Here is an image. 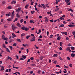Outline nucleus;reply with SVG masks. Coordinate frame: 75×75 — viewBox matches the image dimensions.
<instances>
[{
    "label": "nucleus",
    "mask_w": 75,
    "mask_h": 75,
    "mask_svg": "<svg viewBox=\"0 0 75 75\" xmlns=\"http://www.w3.org/2000/svg\"><path fill=\"white\" fill-rule=\"evenodd\" d=\"M16 58H17V59H18V55H16Z\"/></svg>",
    "instance_id": "nucleus-64"
},
{
    "label": "nucleus",
    "mask_w": 75,
    "mask_h": 75,
    "mask_svg": "<svg viewBox=\"0 0 75 75\" xmlns=\"http://www.w3.org/2000/svg\"><path fill=\"white\" fill-rule=\"evenodd\" d=\"M69 1H70V0H67L66 1L67 4H68V3Z\"/></svg>",
    "instance_id": "nucleus-33"
},
{
    "label": "nucleus",
    "mask_w": 75,
    "mask_h": 75,
    "mask_svg": "<svg viewBox=\"0 0 75 75\" xmlns=\"http://www.w3.org/2000/svg\"><path fill=\"white\" fill-rule=\"evenodd\" d=\"M6 51H7L8 52H10V51L9 50V49H8V48H6Z\"/></svg>",
    "instance_id": "nucleus-8"
},
{
    "label": "nucleus",
    "mask_w": 75,
    "mask_h": 75,
    "mask_svg": "<svg viewBox=\"0 0 75 75\" xmlns=\"http://www.w3.org/2000/svg\"><path fill=\"white\" fill-rule=\"evenodd\" d=\"M28 6H29V5H26L25 6V8L27 9V8H28Z\"/></svg>",
    "instance_id": "nucleus-28"
},
{
    "label": "nucleus",
    "mask_w": 75,
    "mask_h": 75,
    "mask_svg": "<svg viewBox=\"0 0 75 75\" xmlns=\"http://www.w3.org/2000/svg\"><path fill=\"white\" fill-rule=\"evenodd\" d=\"M12 35L13 37H16V35H15V34H14V33H12Z\"/></svg>",
    "instance_id": "nucleus-27"
},
{
    "label": "nucleus",
    "mask_w": 75,
    "mask_h": 75,
    "mask_svg": "<svg viewBox=\"0 0 75 75\" xmlns=\"http://www.w3.org/2000/svg\"><path fill=\"white\" fill-rule=\"evenodd\" d=\"M49 4H46L45 5V6L49 8V7H50V6L48 5H49Z\"/></svg>",
    "instance_id": "nucleus-13"
},
{
    "label": "nucleus",
    "mask_w": 75,
    "mask_h": 75,
    "mask_svg": "<svg viewBox=\"0 0 75 75\" xmlns=\"http://www.w3.org/2000/svg\"><path fill=\"white\" fill-rule=\"evenodd\" d=\"M57 61L55 60V61H54V62H53V63L54 64H57Z\"/></svg>",
    "instance_id": "nucleus-52"
},
{
    "label": "nucleus",
    "mask_w": 75,
    "mask_h": 75,
    "mask_svg": "<svg viewBox=\"0 0 75 75\" xmlns=\"http://www.w3.org/2000/svg\"><path fill=\"white\" fill-rule=\"evenodd\" d=\"M9 47L10 48L11 50H12V49H13V47L11 46H9Z\"/></svg>",
    "instance_id": "nucleus-44"
},
{
    "label": "nucleus",
    "mask_w": 75,
    "mask_h": 75,
    "mask_svg": "<svg viewBox=\"0 0 75 75\" xmlns=\"http://www.w3.org/2000/svg\"><path fill=\"white\" fill-rule=\"evenodd\" d=\"M63 43L62 42H60V45L61 47H62V45L63 44Z\"/></svg>",
    "instance_id": "nucleus-23"
},
{
    "label": "nucleus",
    "mask_w": 75,
    "mask_h": 75,
    "mask_svg": "<svg viewBox=\"0 0 75 75\" xmlns=\"http://www.w3.org/2000/svg\"><path fill=\"white\" fill-rule=\"evenodd\" d=\"M12 20H13V18H8L7 19V21H12Z\"/></svg>",
    "instance_id": "nucleus-9"
},
{
    "label": "nucleus",
    "mask_w": 75,
    "mask_h": 75,
    "mask_svg": "<svg viewBox=\"0 0 75 75\" xmlns=\"http://www.w3.org/2000/svg\"><path fill=\"white\" fill-rule=\"evenodd\" d=\"M45 21L46 23H47L48 22V19H45Z\"/></svg>",
    "instance_id": "nucleus-53"
},
{
    "label": "nucleus",
    "mask_w": 75,
    "mask_h": 75,
    "mask_svg": "<svg viewBox=\"0 0 75 75\" xmlns=\"http://www.w3.org/2000/svg\"><path fill=\"white\" fill-rule=\"evenodd\" d=\"M56 67H57L58 68H61V66H60L59 65H56Z\"/></svg>",
    "instance_id": "nucleus-42"
},
{
    "label": "nucleus",
    "mask_w": 75,
    "mask_h": 75,
    "mask_svg": "<svg viewBox=\"0 0 75 75\" xmlns=\"http://www.w3.org/2000/svg\"><path fill=\"white\" fill-rule=\"evenodd\" d=\"M14 11H13L12 13V14L11 15V18H13V16H14Z\"/></svg>",
    "instance_id": "nucleus-5"
},
{
    "label": "nucleus",
    "mask_w": 75,
    "mask_h": 75,
    "mask_svg": "<svg viewBox=\"0 0 75 75\" xmlns=\"http://www.w3.org/2000/svg\"><path fill=\"white\" fill-rule=\"evenodd\" d=\"M33 21L32 20H30V23H33Z\"/></svg>",
    "instance_id": "nucleus-58"
},
{
    "label": "nucleus",
    "mask_w": 75,
    "mask_h": 75,
    "mask_svg": "<svg viewBox=\"0 0 75 75\" xmlns=\"http://www.w3.org/2000/svg\"><path fill=\"white\" fill-rule=\"evenodd\" d=\"M58 56V54H54L53 55V57H57Z\"/></svg>",
    "instance_id": "nucleus-34"
},
{
    "label": "nucleus",
    "mask_w": 75,
    "mask_h": 75,
    "mask_svg": "<svg viewBox=\"0 0 75 75\" xmlns=\"http://www.w3.org/2000/svg\"><path fill=\"white\" fill-rule=\"evenodd\" d=\"M60 38H61V37H60V36H59L57 39V40H60Z\"/></svg>",
    "instance_id": "nucleus-15"
},
{
    "label": "nucleus",
    "mask_w": 75,
    "mask_h": 75,
    "mask_svg": "<svg viewBox=\"0 0 75 75\" xmlns=\"http://www.w3.org/2000/svg\"><path fill=\"white\" fill-rule=\"evenodd\" d=\"M68 27H72V25H68Z\"/></svg>",
    "instance_id": "nucleus-61"
},
{
    "label": "nucleus",
    "mask_w": 75,
    "mask_h": 75,
    "mask_svg": "<svg viewBox=\"0 0 75 75\" xmlns=\"http://www.w3.org/2000/svg\"><path fill=\"white\" fill-rule=\"evenodd\" d=\"M47 35H48V34H49V32H48V31H47Z\"/></svg>",
    "instance_id": "nucleus-62"
},
{
    "label": "nucleus",
    "mask_w": 75,
    "mask_h": 75,
    "mask_svg": "<svg viewBox=\"0 0 75 75\" xmlns=\"http://www.w3.org/2000/svg\"><path fill=\"white\" fill-rule=\"evenodd\" d=\"M2 38L4 40H7L8 39L7 38H5V36L4 35H2Z\"/></svg>",
    "instance_id": "nucleus-1"
},
{
    "label": "nucleus",
    "mask_w": 75,
    "mask_h": 75,
    "mask_svg": "<svg viewBox=\"0 0 75 75\" xmlns=\"http://www.w3.org/2000/svg\"><path fill=\"white\" fill-rule=\"evenodd\" d=\"M16 17H17L18 18H19L20 16L19 14H18V13H17L16 14Z\"/></svg>",
    "instance_id": "nucleus-11"
},
{
    "label": "nucleus",
    "mask_w": 75,
    "mask_h": 75,
    "mask_svg": "<svg viewBox=\"0 0 75 75\" xmlns=\"http://www.w3.org/2000/svg\"><path fill=\"white\" fill-rule=\"evenodd\" d=\"M30 59H28L27 61V63H28V62H30Z\"/></svg>",
    "instance_id": "nucleus-54"
},
{
    "label": "nucleus",
    "mask_w": 75,
    "mask_h": 75,
    "mask_svg": "<svg viewBox=\"0 0 75 75\" xmlns=\"http://www.w3.org/2000/svg\"><path fill=\"white\" fill-rule=\"evenodd\" d=\"M8 71L9 72H11V69H8Z\"/></svg>",
    "instance_id": "nucleus-59"
},
{
    "label": "nucleus",
    "mask_w": 75,
    "mask_h": 75,
    "mask_svg": "<svg viewBox=\"0 0 75 75\" xmlns=\"http://www.w3.org/2000/svg\"><path fill=\"white\" fill-rule=\"evenodd\" d=\"M41 72V70H38V74H40Z\"/></svg>",
    "instance_id": "nucleus-46"
},
{
    "label": "nucleus",
    "mask_w": 75,
    "mask_h": 75,
    "mask_svg": "<svg viewBox=\"0 0 75 75\" xmlns=\"http://www.w3.org/2000/svg\"><path fill=\"white\" fill-rule=\"evenodd\" d=\"M72 33L74 36V38H75V31H74V32H73Z\"/></svg>",
    "instance_id": "nucleus-18"
},
{
    "label": "nucleus",
    "mask_w": 75,
    "mask_h": 75,
    "mask_svg": "<svg viewBox=\"0 0 75 75\" xmlns=\"http://www.w3.org/2000/svg\"><path fill=\"white\" fill-rule=\"evenodd\" d=\"M23 21H24V20H23V19H22L20 21V22L21 23H23Z\"/></svg>",
    "instance_id": "nucleus-29"
},
{
    "label": "nucleus",
    "mask_w": 75,
    "mask_h": 75,
    "mask_svg": "<svg viewBox=\"0 0 75 75\" xmlns=\"http://www.w3.org/2000/svg\"><path fill=\"white\" fill-rule=\"evenodd\" d=\"M22 57L23 58H24V59H25V58H26V56L24 55H22Z\"/></svg>",
    "instance_id": "nucleus-16"
},
{
    "label": "nucleus",
    "mask_w": 75,
    "mask_h": 75,
    "mask_svg": "<svg viewBox=\"0 0 75 75\" xmlns=\"http://www.w3.org/2000/svg\"><path fill=\"white\" fill-rule=\"evenodd\" d=\"M2 47H4V48H7L6 47V45H5L4 44H3Z\"/></svg>",
    "instance_id": "nucleus-26"
},
{
    "label": "nucleus",
    "mask_w": 75,
    "mask_h": 75,
    "mask_svg": "<svg viewBox=\"0 0 75 75\" xmlns=\"http://www.w3.org/2000/svg\"><path fill=\"white\" fill-rule=\"evenodd\" d=\"M17 20H18V18H15V20H14L13 21V22H15V21H17Z\"/></svg>",
    "instance_id": "nucleus-35"
},
{
    "label": "nucleus",
    "mask_w": 75,
    "mask_h": 75,
    "mask_svg": "<svg viewBox=\"0 0 75 75\" xmlns=\"http://www.w3.org/2000/svg\"><path fill=\"white\" fill-rule=\"evenodd\" d=\"M31 14H34V13H35V11H31Z\"/></svg>",
    "instance_id": "nucleus-31"
},
{
    "label": "nucleus",
    "mask_w": 75,
    "mask_h": 75,
    "mask_svg": "<svg viewBox=\"0 0 75 75\" xmlns=\"http://www.w3.org/2000/svg\"><path fill=\"white\" fill-rule=\"evenodd\" d=\"M13 46H16V45H17V44H16V43H15L13 45Z\"/></svg>",
    "instance_id": "nucleus-50"
},
{
    "label": "nucleus",
    "mask_w": 75,
    "mask_h": 75,
    "mask_svg": "<svg viewBox=\"0 0 75 75\" xmlns=\"http://www.w3.org/2000/svg\"><path fill=\"white\" fill-rule=\"evenodd\" d=\"M30 35H27L26 37V39H28L29 37H30Z\"/></svg>",
    "instance_id": "nucleus-38"
},
{
    "label": "nucleus",
    "mask_w": 75,
    "mask_h": 75,
    "mask_svg": "<svg viewBox=\"0 0 75 75\" xmlns=\"http://www.w3.org/2000/svg\"><path fill=\"white\" fill-rule=\"evenodd\" d=\"M21 8H18V9H16V12L17 13H20V10H21Z\"/></svg>",
    "instance_id": "nucleus-2"
},
{
    "label": "nucleus",
    "mask_w": 75,
    "mask_h": 75,
    "mask_svg": "<svg viewBox=\"0 0 75 75\" xmlns=\"http://www.w3.org/2000/svg\"><path fill=\"white\" fill-rule=\"evenodd\" d=\"M68 11H71V12H73V10L71 9V8H70L68 10Z\"/></svg>",
    "instance_id": "nucleus-24"
},
{
    "label": "nucleus",
    "mask_w": 75,
    "mask_h": 75,
    "mask_svg": "<svg viewBox=\"0 0 75 75\" xmlns=\"http://www.w3.org/2000/svg\"><path fill=\"white\" fill-rule=\"evenodd\" d=\"M67 59H68V60H70V58H69V57H67Z\"/></svg>",
    "instance_id": "nucleus-57"
},
{
    "label": "nucleus",
    "mask_w": 75,
    "mask_h": 75,
    "mask_svg": "<svg viewBox=\"0 0 75 75\" xmlns=\"http://www.w3.org/2000/svg\"><path fill=\"white\" fill-rule=\"evenodd\" d=\"M25 31H28L29 30V28H25Z\"/></svg>",
    "instance_id": "nucleus-19"
},
{
    "label": "nucleus",
    "mask_w": 75,
    "mask_h": 75,
    "mask_svg": "<svg viewBox=\"0 0 75 75\" xmlns=\"http://www.w3.org/2000/svg\"><path fill=\"white\" fill-rule=\"evenodd\" d=\"M42 41V39H41L39 38L38 39V41Z\"/></svg>",
    "instance_id": "nucleus-56"
},
{
    "label": "nucleus",
    "mask_w": 75,
    "mask_h": 75,
    "mask_svg": "<svg viewBox=\"0 0 75 75\" xmlns=\"http://www.w3.org/2000/svg\"><path fill=\"white\" fill-rule=\"evenodd\" d=\"M15 28H17V27H15L13 25L12 27V29L13 30V31H14Z\"/></svg>",
    "instance_id": "nucleus-3"
},
{
    "label": "nucleus",
    "mask_w": 75,
    "mask_h": 75,
    "mask_svg": "<svg viewBox=\"0 0 75 75\" xmlns=\"http://www.w3.org/2000/svg\"><path fill=\"white\" fill-rule=\"evenodd\" d=\"M63 23H64V24H67V22H65V21H64L63 22Z\"/></svg>",
    "instance_id": "nucleus-60"
},
{
    "label": "nucleus",
    "mask_w": 75,
    "mask_h": 75,
    "mask_svg": "<svg viewBox=\"0 0 75 75\" xmlns=\"http://www.w3.org/2000/svg\"><path fill=\"white\" fill-rule=\"evenodd\" d=\"M25 26H23L22 27L21 29L22 30H25Z\"/></svg>",
    "instance_id": "nucleus-12"
},
{
    "label": "nucleus",
    "mask_w": 75,
    "mask_h": 75,
    "mask_svg": "<svg viewBox=\"0 0 75 75\" xmlns=\"http://www.w3.org/2000/svg\"><path fill=\"white\" fill-rule=\"evenodd\" d=\"M64 18H62V17H61L59 19H60V20H64Z\"/></svg>",
    "instance_id": "nucleus-37"
},
{
    "label": "nucleus",
    "mask_w": 75,
    "mask_h": 75,
    "mask_svg": "<svg viewBox=\"0 0 75 75\" xmlns=\"http://www.w3.org/2000/svg\"><path fill=\"white\" fill-rule=\"evenodd\" d=\"M59 59H60V60H61V61H62V60H63V59L61 58V57H59Z\"/></svg>",
    "instance_id": "nucleus-47"
},
{
    "label": "nucleus",
    "mask_w": 75,
    "mask_h": 75,
    "mask_svg": "<svg viewBox=\"0 0 75 75\" xmlns=\"http://www.w3.org/2000/svg\"><path fill=\"white\" fill-rule=\"evenodd\" d=\"M52 37H53V35H50V38H52Z\"/></svg>",
    "instance_id": "nucleus-41"
},
{
    "label": "nucleus",
    "mask_w": 75,
    "mask_h": 75,
    "mask_svg": "<svg viewBox=\"0 0 75 75\" xmlns=\"http://www.w3.org/2000/svg\"><path fill=\"white\" fill-rule=\"evenodd\" d=\"M8 9H11V7L9 6L8 7Z\"/></svg>",
    "instance_id": "nucleus-39"
},
{
    "label": "nucleus",
    "mask_w": 75,
    "mask_h": 75,
    "mask_svg": "<svg viewBox=\"0 0 75 75\" xmlns=\"http://www.w3.org/2000/svg\"><path fill=\"white\" fill-rule=\"evenodd\" d=\"M33 72H34V71H31L30 72V74H33Z\"/></svg>",
    "instance_id": "nucleus-36"
},
{
    "label": "nucleus",
    "mask_w": 75,
    "mask_h": 75,
    "mask_svg": "<svg viewBox=\"0 0 75 75\" xmlns=\"http://www.w3.org/2000/svg\"><path fill=\"white\" fill-rule=\"evenodd\" d=\"M2 3L3 4H5L6 3V1H2Z\"/></svg>",
    "instance_id": "nucleus-51"
},
{
    "label": "nucleus",
    "mask_w": 75,
    "mask_h": 75,
    "mask_svg": "<svg viewBox=\"0 0 75 75\" xmlns=\"http://www.w3.org/2000/svg\"><path fill=\"white\" fill-rule=\"evenodd\" d=\"M70 48L71 50H75V47H74L71 46V47Z\"/></svg>",
    "instance_id": "nucleus-22"
},
{
    "label": "nucleus",
    "mask_w": 75,
    "mask_h": 75,
    "mask_svg": "<svg viewBox=\"0 0 75 75\" xmlns=\"http://www.w3.org/2000/svg\"><path fill=\"white\" fill-rule=\"evenodd\" d=\"M1 71H4V67L3 66H1Z\"/></svg>",
    "instance_id": "nucleus-6"
},
{
    "label": "nucleus",
    "mask_w": 75,
    "mask_h": 75,
    "mask_svg": "<svg viewBox=\"0 0 75 75\" xmlns=\"http://www.w3.org/2000/svg\"><path fill=\"white\" fill-rule=\"evenodd\" d=\"M20 60H21V61H22L23 60H24V59L23 58L21 57V59H20Z\"/></svg>",
    "instance_id": "nucleus-55"
},
{
    "label": "nucleus",
    "mask_w": 75,
    "mask_h": 75,
    "mask_svg": "<svg viewBox=\"0 0 75 75\" xmlns=\"http://www.w3.org/2000/svg\"><path fill=\"white\" fill-rule=\"evenodd\" d=\"M41 6H42L44 9H45V8H46V7L45 6V5H44V4H41Z\"/></svg>",
    "instance_id": "nucleus-10"
},
{
    "label": "nucleus",
    "mask_w": 75,
    "mask_h": 75,
    "mask_svg": "<svg viewBox=\"0 0 75 75\" xmlns=\"http://www.w3.org/2000/svg\"><path fill=\"white\" fill-rule=\"evenodd\" d=\"M17 41L18 42H21V41L20 40V39H16Z\"/></svg>",
    "instance_id": "nucleus-21"
},
{
    "label": "nucleus",
    "mask_w": 75,
    "mask_h": 75,
    "mask_svg": "<svg viewBox=\"0 0 75 75\" xmlns=\"http://www.w3.org/2000/svg\"><path fill=\"white\" fill-rule=\"evenodd\" d=\"M67 51H69V52H71V50L70 49V47H69L67 49Z\"/></svg>",
    "instance_id": "nucleus-7"
},
{
    "label": "nucleus",
    "mask_w": 75,
    "mask_h": 75,
    "mask_svg": "<svg viewBox=\"0 0 75 75\" xmlns=\"http://www.w3.org/2000/svg\"><path fill=\"white\" fill-rule=\"evenodd\" d=\"M64 27V25L61 24L59 25V27Z\"/></svg>",
    "instance_id": "nucleus-20"
},
{
    "label": "nucleus",
    "mask_w": 75,
    "mask_h": 75,
    "mask_svg": "<svg viewBox=\"0 0 75 75\" xmlns=\"http://www.w3.org/2000/svg\"><path fill=\"white\" fill-rule=\"evenodd\" d=\"M13 68H16V69H18V68H19L18 67H14V66H13Z\"/></svg>",
    "instance_id": "nucleus-32"
},
{
    "label": "nucleus",
    "mask_w": 75,
    "mask_h": 75,
    "mask_svg": "<svg viewBox=\"0 0 75 75\" xmlns=\"http://www.w3.org/2000/svg\"><path fill=\"white\" fill-rule=\"evenodd\" d=\"M8 58V59H10L11 60V59H12V58H11V57H9V56H8L7 57Z\"/></svg>",
    "instance_id": "nucleus-25"
},
{
    "label": "nucleus",
    "mask_w": 75,
    "mask_h": 75,
    "mask_svg": "<svg viewBox=\"0 0 75 75\" xmlns=\"http://www.w3.org/2000/svg\"><path fill=\"white\" fill-rule=\"evenodd\" d=\"M64 68H68V67L67 66H65V65H64Z\"/></svg>",
    "instance_id": "nucleus-43"
},
{
    "label": "nucleus",
    "mask_w": 75,
    "mask_h": 75,
    "mask_svg": "<svg viewBox=\"0 0 75 75\" xmlns=\"http://www.w3.org/2000/svg\"><path fill=\"white\" fill-rule=\"evenodd\" d=\"M69 67H72V64H70Z\"/></svg>",
    "instance_id": "nucleus-49"
},
{
    "label": "nucleus",
    "mask_w": 75,
    "mask_h": 75,
    "mask_svg": "<svg viewBox=\"0 0 75 75\" xmlns=\"http://www.w3.org/2000/svg\"><path fill=\"white\" fill-rule=\"evenodd\" d=\"M6 17H9V16H10L11 15V14H6Z\"/></svg>",
    "instance_id": "nucleus-30"
},
{
    "label": "nucleus",
    "mask_w": 75,
    "mask_h": 75,
    "mask_svg": "<svg viewBox=\"0 0 75 75\" xmlns=\"http://www.w3.org/2000/svg\"><path fill=\"white\" fill-rule=\"evenodd\" d=\"M30 59L31 60H33L34 59V58L33 57H32L30 58Z\"/></svg>",
    "instance_id": "nucleus-48"
},
{
    "label": "nucleus",
    "mask_w": 75,
    "mask_h": 75,
    "mask_svg": "<svg viewBox=\"0 0 75 75\" xmlns=\"http://www.w3.org/2000/svg\"><path fill=\"white\" fill-rule=\"evenodd\" d=\"M24 35H25V34H24V33H22L21 34V37H23V36H24Z\"/></svg>",
    "instance_id": "nucleus-40"
},
{
    "label": "nucleus",
    "mask_w": 75,
    "mask_h": 75,
    "mask_svg": "<svg viewBox=\"0 0 75 75\" xmlns=\"http://www.w3.org/2000/svg\"><path fill=\"white\" fill-rule=\"evenodd\" d=\"M30 41L31 42L32 41H35V39L34 38H32L30 39Z\"/></svg>",
    "instance_id": "nucleus-17"
},
{
    "label": "nucleus",
    "mask_w": 75,
    "mask_h": 75,
    "mask_svg": "<svg viewBox=\"0 0 75 75\" xmlns=\"http://www.w3.org/2000/svg\"><path fill=\"white\" fill-rule=\"evenodd\" d=\"M31 66H34L35 65V64H31Z\"/></svg>",
    "instance_id": "nucleus-45"
},
{
    "label": "nucleus",
    "mask_w": 75,
    "mask_h": 75,
    "mask_svg": "<svg viewBox=\"0 0 75 75\" xmlns=\"http://www.w3.org/2000/svg\"><path fill=\"white\" fill-rule=\"evenodd\" d=\"M62 13V11H60L59 12V14H61V13Z\"/></svg>",
    "instance_id": "nucleus-63"
},
{
    "label": "nucleus",
    "mask_w": 75,
    "mask_h": 75,
    "mask_svg": "<svg viewBox=\"0 0 75 75\" xmlns=\"http://www.w3.org/2000/svg\"><path fill=\"white\" fill-rule=\"evenodd\" d=\"M61 33L63 35H64V34H65L66 35H67V32H61Z\"/></svg>",
    "instance_id": "nucleus-4"
},
{
    "label": "nucleus",
    "mask_w": 75,
    "mask_h": 75,
    "mask_svg": "<svg viewBox=\"0 0 75 75\" xmlns=\"http://www.w3.org/2000/svg\"><path fill=\"white\" fill-rule=\"evenodd\" d=\"M71 56L72 57H74L75 56V54H74L73 53H72L71 54Z\"/></svg>",
    "instance_id": "nucleus-14"
}]
</instances>
